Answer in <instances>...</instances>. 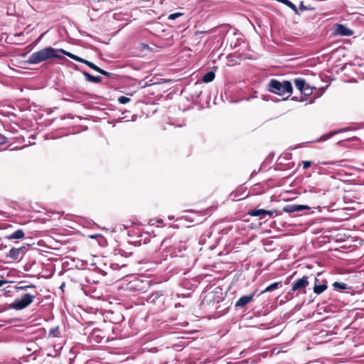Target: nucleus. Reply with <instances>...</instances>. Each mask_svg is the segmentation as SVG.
<instances>
[{
	"mask_svg": "<svg viewBox=\"0 0 364 364\" xmlns=\"http://www.w3.org/2000/svg\"><path fill=\"white\" fill-rule=\"evenodd\" d=\"M343 142H344V141L341 140V141H338V144L341 145Z\"/></svg>",
	"mask_w": 364,
	"mask_h": 364,
	"instance_id": "54",
	"label": "nucleus"
},
{
	"mask_svg": "<svg viewBox=\"0 0 364 364\" xmlns=\"http://www.w3.org/2000/svg\"><path fill=\"white\" fill-rule=\"evenodd\" d=\"M60 335L59 328L55 327L52 328L49 331L48 336L51 338H58Z\"/></svg>",
	"mask_w": 364,
	"mask_h": 364,
	"instance_id": "26",
	"label": "nucleus"
},
{
	"mask_svg": "<svg viewBox=\"0 0 364 364\" xmlns=\"http://www.w3.org/2000/svg\"><path fill=\"white\" fill-rule=\"evenodd\" d=\"M109 269V272L111 271V270H115V269H118L119 268V265L118 264H116V263H111L109 264V266H107Z\"/></svg>",
	"mask_w": 364,
	"mask_h": 364,
	"instance_id": "37",
	"label": "nucleus"
},
{
	"mask_svg": "<svg viewBox=\"0 0 364 364\" xmlns=\"http://www.w3.org/2000/svg\"><path fill=\"white\" fill-rule=\"evenodd\" d=\"M314 284H321V281L318 278L315 277Z\"/></svg>",
	"mask_w": 364,
	"mask_h": 364,
	"instance_id": "46",
	"label": "nucleus"
},
{
	"mask_svg": "<svg viewBox=\"0 0 364 364\" xmlns=\"http://www.w3.org/2000/svg\"><path fill=\"white\" fill-rule=\"evenodd\" d=\"M296 212H299L304 210L309 209V207L304 205H296L295 204Z\"/></svg>",
	"mask_w": 364,
	"mask_h": 364,
	"instance_id": "35",
	"label": "nucleus"
},
{
	"mask_svg": "<svg viewBox=\"0 0 364 364\" xmlns=\"http://www.w3.org/2000/svg\"><path fill=\"white\" fill-rule=\"evenodd\" d=\"M164 301V297L161 291H156L149 296L147 302L154 305L162 304Z\"/></svg>",
	"mask_w": 364,
	"mask_h": 364,
	"instance_id": "11",
	"label": "nucleus"
},
{
	"mask_svg": "<svg viewBox=\"0 0 364 364\" xmlns=\"http://www.w3.org/2000/svg\"><path fill=\"white\" fill-rule=\"evenodd\" d=\"M136 117H137V116H136V115H135V114L132 115V122L135 121V120L136 119Z\"/></svg>",
	"mask_w": 364,
	"mask_h": 364,
	"instance_id": "47",
	"label": "nucleus"
},
{
	"mask_svg": "<svg viewBox=\"0 0 364 364\" xmlns=\"http://www.w3.org/2000/svg\"><path fill=\"white\" fill-rule=\"evenodd\" d=\"M6 247V245H4L3 244L0 245V250H4Z\"/></svg>",
	"mask_w": 364,
	"mask_h": 364,
	"instance_id": "48",
	"label": "nucleus"
},
{
	"mask_svg": "<svg viewBox=\"0 0 364 364\" xmlns=\"http://www.w3.org/2000/svg\"><path fill=\"white\" fill-rule=\"evenodd\" d=\"M306 84V81L302 78H296L294 80V85L300 92L304 88Z\"/></svg>",
	"mask_w": 364,
	"mask_h": 364,
	"instance_id": "24",
	"label": "nucleus"
},
{
	"mask_svg": "<svg viewBox=\"0 0 364 364\" xmlns=\"http://www.w3.org/2000/svg\"><path fill=\"white\" fill-rule=\"evenodd\" d=\"M186 245L183 242H180L178 247H176V249H178V252H181L183 250H186Z\"/></svg>",
	"mask_w": 364,
	"mask_h": 364,
	"instance_id": "40",
	"label": "nucleus"
},
{
	"mask_svg": "<svg viewBox=\"0 0 364 364\" xmlns=\"http://www.w3.org/2000/svg\"><path fill=\"white\" fill-rule=\"evenodd\" d=\"M97 73H100L101 75H102L104 76L108 77H111L112 75H114V74H113L112 73H109L100 68H99Z\"/></svg>",
	"mask_w": 364,
	"mask_h": 364,
	"instance_id": "32",
	"label": "nucleus"
},
{
	"mask_svg": "<svg viewBox=\"0 0 364 364\" xmlns=\"http://www.w3.org/2000/svg\"><path fill=\"white\" fill-rule=\"evenodd\" d=\"M60 53L69 57L70 58L82 63H84V61L85 60L62 48H60Z\"/></svg>",
	"mask_w": 364,
	"mask_h": 364,
	"instance_id": "18",
	"label": "nucleus"
},
{
	"mask_svg": "<svg viewBox=\"0 0 364 364\" xmlns=\"http://www.w3.org/2000/svg\"><path fill=\"white\" fill-rule=\"evenodd\" d=\"M352 140H359L358 137L356 136H354L352 138Z\"/></svg>",
	"mask_w": 364,
	"mask_h": 364,
	"instance_id": "53",
	"label": "nucleus"
},
{
	"mask_svg": "<svg viewBox=\"0 0 364 364\" xmlns=\"http://www.w3.org/2000/svg\"><path fill=\"white\" fill-rule=\"evenodd\" d=\"M25 247H12L9 252L6 255V257H9L13 260H18L21 254H24Z\"/></svg>",
	"mask_w": 364,
	"mask_h": 364,
	"instance_id": "13",
	"label": "nucleus"
},
{
	"mask_svg": "<svg viewBox=\"0 0 364 364\" xmlns=\"http://www.w3.org/2000/svg\"><path fill=\"white\" fill-rule=\"evenodd\" d=\"M308 191L310 193H316V194H319V195H324L325 192H326V191L324 189L320 188L315 186H309Z\"/></svg>",
	"mask_w": 364,
	"mask_h": 364,
	"instance_id": "23",
	"label": "nucleus"
},
{
	"mask_svg": "<svg viewBox=\"0 0 364 364\" xmlns=\"http://www.w3.org/2000/svg\"><path fill=\"white\" fill-rule=\"evenodd\" d=\"M223 299L222 289L216 287L213 291L207 292L205 294L200 306L201 309L207 311L217 309L218 306L216 305L222 301Z\"/></svg>",
	"mask_w": 364,
	"mask_h": 364,
	"instance_id": "2",
	"label": "nucleus"
},
{
	"mask_svg": "<svg viewBox=\"0 0 364 364\" xmlns=\"http://www.w3.org/2000/svg\"><path fill=\"white\" fill-rule=\"evenodd\" d=\"M141 46L142 49H147L149 48V46L147 44L141 43Z\"/></svg>",
	"mask_w": 364,
	"mask_h": 364,
	"instance_id": "44",
	"label": "nucleus"
},
{
	"mask_svg": "<svg viewBox=\"0 0 364 364\" xmlns=\"http://www.w3.org/2000/svg\"><path fill=\"white\" fill-rule=\"evenodd\" d=\"M34 288H36V285H34L33 284H30L26 285V286H18L16 287L17 291H23V290H27L28 289H34Z\"/></svg>",
	"mask_w": 364,
	"mask_h": 364,
	"instance_id": "30",
	"label": "nucleus"
},
{
	"mask_svg": "<svg viewBox=\"0 0 364 364\" xmlns=\"http://www.w3.org/2000/svg\"><path fill=\"white\" fill-rule=\"evenodd\" d=\"M183 16L182 13H179V12L173 13V14H170L168 16V19H169V20H175V19H176L177 18H178L179 16Z\"/></svg>",
	"mask_w": 364,
	"mask_h": 364,
	"instance_id": "34",
	"label": "nucleus"
},
{
	"mask_svg": "<svg viewBox=\"0 0 364 364\" xmlns=\"http://www.w3.org/2000/svg\"><path fill=\"white\" fill-rule=\"evenodd\" d=\"M149 287V281L143 280L136 277H132L131 280L126 284V290L130 291L145 292Z\"/></svg>",
	"mask_w": 364,
	"mask_h": 364,
	"instance_id": "5",
	"label": "nucleus"
},
{
	"mask_svg": "<svg viewBox=\"0 0 364 364\" xmlns=\"http://www.w3.org/2000/svg\"><path fill=\"white\" fill-rule=\"evenodd\" d=\"M268 90L272 93L281 96L284 95L285 93H288L289 95L283 98V100H286L292 93L293 87L291 82L288 80L281 82L276 79H272L268 84Z\"/></svg>",
	"mask_w": 364,
	"mask_h": 364,
	"instance_id": "3",
	"label": "nucleus"
},
{
	"mask_svg": "<svg viewBox=\"0 0 364 364\" xmlns=\"http://www.w3.org/2000/svg\"><path fill=\"white\" fill-rule=\"evenodd\" d=\"M174 219V216H168V220H172Z\"/></svg>",
	"mask_w": 364,
	"mask_h": 364,
	"instance_id": "50",
	"label": "nucleus"
},
{
	"mask_svg": "<svg viewBox=\"0 0 364 364\" xmlns=\"http://www.w3.org/2000/svg\"><path fill=\"white\" fill-rule=\"evenodd\" d=\"M8 143V138L4 135L0 134V145H3Z\"/></svg>",
	"mask_w": 364,
	"mask_h": 364,
	"instance_id": "38",
	"label": "nucleus"
},
{
	"mask_svg": "<svg viewBox=\"0 0 364 364\" xmlns=\"http://www.w3.org/2000/svg\"><path fill=\"white\" fill-rule=\"evenodd\" d=\"M56 355H53V354H50V353H48L47 354V356L48 357H55Z\"/></svg>",
	"mask_w": 364,
	"mask_h": 364,
	"instance_id": "49",
	"label": "nucleus"
},
{
	"mask_svg": "<svg viewBox=\"0 0 364 364\" xmlns=\"http://www.w3.org/2000/svg\"><path fill=\"white\" fill-rule=\"evenodd\" d=\"M304 98L303 97H301V98H300L299 101H301H301H304Z\"/></svg>",
	"mask_w": 364,
	"mask_h": 364,
	"instance_id": "55",
	"label": "nucleus"
},
{
	"mask_svg": "<svg viewBox=\"0 0 364 364\" xmlns=\"http://www.w3.org/2000/svg\"><path fill=\"white\" fill-rule=\"evenodd\" d=\"M258 172H259V171L254 170L252 172L250 177L252 178V177L255 176V175H257L258 173Z\"/></svg>",
	"mask_w": 364,
	"mask_h": 364,
	"instance_id": "45",
	"label": "nucleus"
},
{
	"mask_svg": "<svg viewBox=\"0 0 364 364\" xmlns=\"http://www.w3.org/2000/svg\"><path fill=\"white\" fill-rule=\"evenodd\" d=\"M327 287V281L321 280V284H314L313 291L316 294L319 295L326 290Z\"/></svg>",
	"mask_w": 364,
	"mask_h": 364,
	"instance_id": "15",
	"label": "nucleus"
},
{
	"mask_svg": "<svg viewBox=\"0 0 364 364\" xmlns=\"http://www.w3.org/2000/svg\"><path fill=\"white\" fill-rule=\"evenodd\" d=\"M130 100H131L130 98L125 97V96H120L118 98V102L123 105L128 103L129 102H130Z\"/></svg>",
	"mask_w": 364,
	"mask_h": 364,
	"instance_id": "33",
	"label": "nucleus"
},
{
	"mask_svg": "<svg viewBox=\"0 0 364 364\" xmlns=\"http://www.w3.org/2000/svg\"><path fill=\"white\" fill-rule=\"evenodd\" d=\"M309 9L307 8V6H306L304 4V2L301 1L299 4V7L298 9L299 10V12L301 14V12L304 11H306L308 10Z\"/></svg>",
	"mask_w": 364,
	"mask_h": 364,
	"instance_id": "39",
	"label": "nucleus"
},
{
	"mask_svg": "<svg viewBox=\"0 0 364 364\" xmlns=\"http://www.w3.org/2000/svg\"><path fill=\"white\" fill-rule=\"evenodd\" d=\"M8 282L6 280L0 279V287H1L4 284H6Z\"/></svg>",
	"mask_w": 364,
	"mask_h": 364,
	"instance_id": "43",
	"label": "nucleus"
},
{
	"mask_svg": "<svg viewBox=\"0 0 364 364\" xmlns=\"http://www.w3.org/2000/svg\"><path fill=\"white\" fill-rule=\"evenodd\" d=\"M227 59L228 62L232 63L234 64H237L238 63L239 58L235 57V55L230 54L227 56Z\"/></svg>",
	"mask_w": 364,
	"mask_h": 364,
	"instance_id": "31",
	"label": "nucleus"
},
{
	"mask_svg": "<svg viewBox=\"0 0 364 364\" xmlns=\"http://www.w3.org/2000/svg\"><path fill=\"white\" fill-rule=\"evenodd\" d=\"M90 237H91V238H95V236H94V235H91V236H90Z\"/></svg>",
	"mask_w": 364,
	"mask_h": 364,
	"instance_id": "57",
	"label": "nucleus"
},
{
	"mask_svg": "<svg viewBox=\"0 0 364 364\" xmlns=\"http://www.w3.org/2000/svg\"><path fill=\"white\" fill-rule=\"evenodd\" d=\"M283 211L288 213L296 212L295 204L287 205L286 206L284 207Z\"/></svg>",
	"mask_w": 364,
	"mask_h": 364,
	"instance_id": "28",
	"label": "nucleus"
},
{
	"mask_svg": "<svg viewBox=\"0 0 364 364\" xmlns=\"http://www.w3.org/2000/svg\"><path fill=\"white\" fill-rule=\"evenodd\" d=\"M25 236L24 232L21 229H18L16 231H14L13 233L9 235V236H6V238L8 240H18V239H22Z\"/></svg>",
	"mask_w": 364,
	"mask_h": 364,
	"instance_id": "17",
	"label": "nucleus"
},
{
	"mask_svg": "<svg viewBox=\"0 0 364 364\" xmlns=\"http://www.w3.org/2000/svg\"><path fill=\"white\" fill-rule=\"evenodd\" d=\"M215 77V74L213 71H208L203 76L202 80L205 83L210 82L214 80Z\"/></svg>",
	"mask_w": 364,
	"mask_h": 364,
	"instance_id": "22",
	"label": "nucleus"
},
{
	"mask_svg": "<svg viewBox=\"0 0 364 364\" xmlns=\"http://www.w3.org/2000/svg\"><path fill=\"white\" fill-rule=\"evenodd\" d=\"M240 44H241V39L237 38L236 42L234 44H232V43H230V46L235 48L240 46Z\"/></svg>",
	"mask_w": 364,
	"mask_h": 364,
	"instance_id": "42",
	"label": "nucleus"
},
{
	"mask_svg": "<svg viewBox=\"0 0 364 364\" xmlns=\"http://www.w3.org/2000/svg\"><path fill=\"white\" fill-rule=\"evenodd\" d=\"M314 102V99L311 98L309 100V103H313Z\"/></svg>",
	"mask_w": 364,
	"mask_h": 364,
	"instance_id": "52",
	"label": "nucleus"
},
{
	"mask_svg": "<svg viewBox=\"0 0 364 364\" xmlns=\"http://www.w3.org/2000/svg\"><path fill=\"white\" fill-rule=\"evenodd\" d=\"M248 215L254 217H259L260 219L264 218V215L263 213V209H252L248 212Z\"/></svg>",
	"mask_w": 364,
	"mask_h": 364,
	"instance_id": "21",
	"label": "nucleus"
},
{
	"mask_svg": "<svg viewBox=\"0 0 364 364\" xmlns=\"http://www.w3.org/2000/svg\"><path fill=\"white\" fill-rule=\"evenodd\" d=\"M282 287V282H274V283H272L270 285H269L268 287H267L262 291V294H264L265 292H270V291H272L279 287Z\"/></svg>",
	"mask_w": 364,
	"mask_h": 364,
	"instance_id": "20",
	"label": "nucleus"
},
{
	"mask_svg": "<svg viewBox=\"0 0 364 364\" xmlns=\"http://www.w3.org/2000/svg\"><path fill=\"white\" fill-rule=\"evenodd\" d=\"M255 292L241 296L235 304L236 309H242L254 299Z\"/></svg>",
	"mask_w": 364,
	"mask_h": 364,
	"instance_id": "9",
	"label": "nucleus"
},
{
	"mask_svg": "<svg viewBox=\"0 0 364 364\" xmlns=\"http://www.w3.org/2000/svg\"><path fill=\"white\" fill-rule=\"evenodd\" d=\"M302 164H303V168L306 169L311 166L312 162L310 161H302Z\"/></svg>",
	"mask_w": 364,
	"mask_h": 364,
	"instance_id": "41",
	"label": "nucleus"
},
{
	"mask_svg": "<svg viewBox=\"0 0 364 364\" xmlns=\"http://www.w3.org/2000/svg\"><path fill=\"white\" fill-rule=\"evenodd\" d=\"M82 73L85 76V80L88 82H94V83H100L102 80V79L100 76L92 75L87 71H82Z\"/></svg>",
	"mask_w": 364,
	"mask_h": 364,
	"instance_id": "16",
	"label": "nucleus"
},
{
	"mask_svg": "<svg viewBox=\"0 0 364 364\" xmlns=\"http://www.w3.org/2000/svg\"><path fill=\"white\" fill-rule=\"evenodd\" d=\"M83 64L87 65L89 68H90L91 69H92L93 70H95L96 72H97V70L100 68V67L97 66L95 64H94L93 63H92L87 60H85Z\"/></svg>",
	"mask_w": 364,
	"mask_h": 364,
	"instance_id": "29",
	"label": "nucleus"
},
{
	"mask_svg": "<svg viewBox=\"0 0 364 364\" xmlns=\"http://www.w3.org/2000/svg\"><path fill=\"white\" fill-rule=\"evenodd\" d=\"M138 237L139 240L136 241L135 242L139 243V245L141 244V242H143V244H147L149 242L154 244L157 243L159 242L156 235L151 236L149 232H141Z\"/></svg>",
	"mask_w": 364,
	"mask_h": 364,
	"instance_id": "10",
	"label": "nucleus"
},
{
	"mask_svg": "<svg viewBox=\"0 0 364 364\" xmlns=\"http://www.w3.org/2000/svg\"><path fill=\"white\" fill-rule=\"evenodd\" d=\"M333 33L341 36H350L353 34V31L343 24H338L335 28Z\"/></svg>",
	"mask_w": 364,
	"mask_h": 364,
	"instance_id": "12",
	"label": "nucleus"
},
{
	"mask_svg": "<svg viewBox=\"0 0 364 364\" xmlns=\"http://www.w3.org/2000/svg\"><path fill=\"white\" fill-rule=\"evenodd\" d=\"M263 213H264V218H265L267 215L269 216V217H272L275 213H277V210H267L263 209Z\"/></svg>",
	"mask_w": 364,
	"mask_h": 364,
	"instance_id": "36",
	"label": "nucleus"
},
{
	"mask_svg": "<svg viewBox=\"0 0 364 364\" xmlns=\"http://www.w3.org/2000/svg\"><path fill=\"white\" fill-rule=\"evenodd\" d=\"M355 129H356V128H355V127H346L344 128L339 129L338 130H332V131L329 132L328 133L321 136L319 138L316 139L314 141H316V142L325 141L337 134L343 133V132H345L347 131H350V130H355Z\"/></svg>",
	"mask_w": 364,
	"mask_h": 364,
	"instance_id": "6",
	"label": "nucleus"
},
{
	"mask_svg": "<svg viewBox=\"0 0 364 364\" xmlns=\"http://www.w3.org/2000/svg\"><path fill=\"white\" fill-rule=\"evenodd\" d=\"M309 284V277L307 276L304 275L301 278L296 279L291 284V291H299V290H304Z\"/></svg>",
	"mask_w": 364,
	"mask_h": 364,
	"instance_id": "8",
	"label": "nucleus"
},
{
	"mask_svg": "<svg viewBox=\"0 0 364 364\" xmlns=\"http://www.w3.org/2000/svg\"><path fill=\"white\" fill-rule=\"evenodd\" d=\"M200 84H195V90L192 94V98L193 100H197L202 93V90L200 89Z\"/></svg>",
	"mask_w": 364,
	"mask_h": 364,
	"instance_id": "25",
	"label": "nucleus"
},
{
	"mask_svg": "<svg viewBox=\"0 0 364 364\" xmlns=\"http://www.w3.org/2000/svg\"><path fill=\"white\" fill-rule=\"evenodd\" d=\"M100 263H99V265H97L96 263L91 264L92 269V271L95 272L97 274H101L102 276H105L109 274V269L107 267V265L104 263L103 267H100Z\"/></svg>",
	"mask_w": 364,
	"mask_h": 364,
	"instance_id": "14",
	"label": "nucleus"
},
{
	"mask_svg": "<svg viewBox=\"0 0 364 364\" xmlns=\"http://www.w3.org/2000/svg\"><path fill=\"white\" fill-rule=\"evenodd\" d=\"M298 100V98L296 97H293L291 98V100H294V101H296Z\"/></svg>",
	"mask_w": 364,
	"mask_h": 364,
	"instance_id": "51",
	"label": "nucleus"
},
{
	"mask_svg": "<svg viewBox=\"0 0 364 364\" xmlns=\"http://www.w3.org/2000/svg\"><path fill=\"white\" fill-rule=\"evenodd\" d=\"M247 188L242 186H239L235 191L231 192L228 196L229 199L233 201H238L247 197L246 194Z\"/></svg>",
	"mask_w": 364,
	"mask_h": 364,
	"instance_id": "7",
	"label": "nucleus"
},
{
	"mask_svg": "<svg viewBox=\"0 0 364 364\" xmlns=\"http://www.w3.org/2000/svg\"><path fill=\"white\" fill-rule=\"evenodd\" d=\"M315 89V87H311L306 83L304 88L302 90V91H301V93L304 95L305 96H309L312 94L313 90Z\"/></svg>",
	"mask_w": 364,
	"mask_h": 364,
	"instance_id": "27",
	"label": "nucleus"
},
{
	"mask_svg": "<svg viewBox=\"0 0 364 364\" xmlns=\"http://www.w3.org/2000/svg\"><path fill=\"white\" fill-rule=\"evenodd\" d=\"M59 53H60V48L46 47L31 54L26 63L29 65H38L48 60L63 59V57L59 55Z\"/></svg>",
	"mask_w": 364,
	"mask_h": 364,
	"instance_id": "1",
	"label": "nucleus"
},
{
	"mask_svg": "<svg viewBox=\"0 0 364 364\" xmlns=\"http://www.w3.org/2000/svg\"><path fill=\"white\" fill-rule=\"evenodd\" d=\"M84 292H85V294H87V290H84Z\"/></svg>",
	"mask_w": 364,
	"mask_h": 364,
	"instance_id": "56",
	"label": "nucleus"
},
{
	"mask_svg": "<svg viewBox=\"0 0 364 364\" xmlns=\"http://www.w3.org/2000/svg\"><path fill=\"white\" fill-rule=\"evenodd\" d=\"M36 298V294H23L21 297L14 299L9 305V308L16 311L24 309L33 303Z\"/></svg>",
	"mask_w": 364,
	"mask_h": 364,
	"instance_id": "4",
	"label": "nucleus"
},
{
	"mask_svg": "<svg viewBox=\"0 0 364 364\" xmlns=\"http://www.w3.org/2000/svg\"><path fill=\"white\" fill-rule=\"evenodd\" d=\"M332 286L334 290L340 291L350 289V287H348L343 282H335L333 283Z\"/></svg>",
	"mask_w": 364,
	"mask_h": 364,
	"instance_id": "19",
	"label": "nucleus"
}]
</instances>
